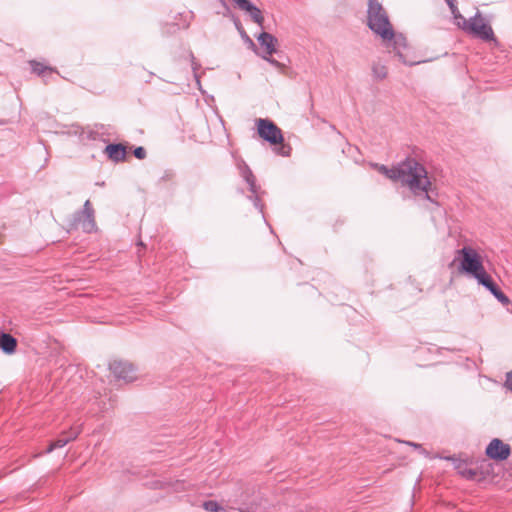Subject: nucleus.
<instances>
[{
    "instance_id": "nucleus-1",
    "label": "nucleus",
    "mask_w": 512,
    "mask_h": 512,
    "mask_svg": "<svg viewBox=\"0 0 512 512\" xmlns=\"http://www.w3.org/2000/svg\"><path fill=\"white\" fill-rule=\"evenodd\" d=\"M378 171L387 178L400 181L407 186L414 196L433 201L431 196L432 184L426 168L413 158H407L393 168L385 165H375Z\"/></svg>"
},
{
    "instance_id": "nucleus-2",
    "label": "nucleus",
    "mask_w": 512,
    "mask_h": 512,
    "mask_svg": "<svg viewBox=\"0 0 512 512\" xmlns=\"http://www.w3.org/2000/svg\"><path fill=\"white\" fill-rule=\"evenodd\" d=\"M367 23L369 28L391 47L395 55L406 63L401 52L406 47V39L402 34L396 35L389 21L388 15L378 0H368Z\"/></svg>"
},
{
    "instance_id": "nucleus-3",
    "label": "nucleus",
    "mask_w": 512,
    "mask_h": 512,
    "mask_svg": "<svg viewBox=\"0 0 512 512\" xmlns=\"http://www.w3.org/2000/svg\"><path fill=\"white\" fill-rule=\"evenodd\" d=\"M457 253L461 256L460 270L462 272L476 280L487 273L483 266L481 256L474 248L464 246L462 249L458 250Z\"/></svg>"
},
{
    "instance_id": "nucleus-4",
    "label": "nucleus",
    "mask_w": 512,
    "mask_h": 512,
    "mask_svg": "<svg viewBox=\"0 0 512 512\" xmlns=\"http://www.w3.org/2000/svg\"><path fill=\"white\" fill-rule=\"evenodd\" d=\"M458 18L461 19L459 22V28L463 31L484 41H495L494 32L491 26L485 22V19L479 11H477L470 19H466L465 17Z\"/></svg>"
},
{
    "instance_id": "nucleus-5",
    "label": "nucleus",
    "mask_w": 512,
    "mask_h": 512,
    "mask_svg": "<svg viewBox=\"0 0 512 512\" xmlns=\"http://www.w3.org/2000/svg\"><path fill=\"white\" fill-rule=\"evenodd\" d=\"M237 166L240 176L248 184L249 190L252 193V195L248 196V198L253 202L255 208L258 209L261 214H263V204L261 203L258 194L260 187L256 184V178L254 174L244 161H240Z\"/></svg>"
},
{
    "instance_id": "nucleus-6",
    "label": "nucleus",
    "mask_w": 512,
    "mask_h": 512,
    "mask_svg": "<svg viewBox=\"0 0 512 512\" xmlns=\"http://www.w3.org/2000/svg\"><path fill=\"white\" fill-rule=\"evenodd\" d=\"M72 225L81 228L86 233H91L96 228L94 209L89 200H86L83 209L73 215Z\"/></svg>"
},
{
    "instance_id": "nucleus-7",
    "label": "nucleus",
    "mask_w": 512,
    "mask_h": 512,
    "mask_svg": "<svg viewBox=\"0 0 512 512\" xmlns=\"http://www.w3.org/2000/svg\"><path fill=\"white\" fill-rule=\"evenodd\" d=\"M257 126L259 136L269 143L278 144L283 141L281 130L272 121L259 119Z\"/></svg>"
},
{
    "instance_id": "nucleus-8",
    "label": "nucleus",
    "mask_w": 512,
    "mask_h": 512,
    "mask_svg": "<svg viewBox=\"0 0 512 512\" xmlns=\"http://www.w3.org/2000/svg\"><path fill=\"white\" fill-rule=\"evenodd\" d=\"M109 369L114 377L125 382H132L136 379L135 369L132 364L125 361H113Z\"/></svg>"
},
{
    "instance_id": "nucleus-9",
    "label": "nucleus",
    "mask_w": 512,
    "mask_h": 512,
    "mask_svg": "<svg viewBox=\"0 0 512 512\" xmlns=\"http://www.w3.org/2000/svg\"><path fill=\"white\" fill-rule=\"evenodd\" d=\"M486 455L494 460H506L510 455V446L494 438L486 447Z\"/></svg>"
},
{
    "instance_id": "nucleus-10",
    "label": "nucleus",
    "mask_w": 512,
    "mask_h": 512,
    "mask_svg": "<svg viewBox=\"0 0 512 512\" xmlns=\"http://www.w3.org/2000/svg\"><path fill=\"white\" fill-rule=\"evenodd\" d=\"M80 433V426L73 427L69 432H66L65 435L54 442H52L49 447L46 449V453L52 452L54 449L62 448L70 441L77 438Z\"/></svg>"
},
{
    "instance_id": "nucleus-11",
    "label": "nucleus",
    "mask_w": 512,
    "mask_h": 512,
    "mask_svg": "<svg viewBox=\"0 0 512 512\" xmlns=\"http://www.w3.org/2000/svg\"><path fill=\"white\" fill-rule=\"evenodd\" d=\"M257 40L260 46L265 49L264 54L272 55L273 53L276 52L277 39L272 34L262 32L257 37Z\"/></svg>"
},
{
    "instance_id": "nucleus-12",
    "label": "nucleus",
    "mask_w": 512,
    "mask_h": 512,
    "mask_svg": "<svg viewBox=\"0 0 512 512\" xmlns=\"http://www.w3.org/2000/svg\"><path fill=\"white\" fill-rule=\"evenodd\" d=\"M105 153L109 159L114 162L124 161L126 158V148L122 144H109L105 148Z\"/></svg>"
},
{
    "instance_id": "nucleus-13",
    "label": "nucleus",
    "mask_w": 512,
    "mask_h": 512,
    "mask_svg": "<svg viewBox=\"0 0 512 512\" xmlns=\"http://www.w3.org/2000/svg\"><path fill=\"white\" fill-rule=\"evenodd\" d=\"M17 341L16 339L7 333H2L0 336V348L5 353H13L16 349Z\"/></svg>"
},
{
    "instance_id": "nucleus-14",
    "label": "nucleus",
    "mask_w": 512,
    "mask_h": 512,
    "mask_svg": "<svg viewBox=\"0 0 512 512\" xmlns=\"http://www.w3.org/2000/svg\"><path fill=\"white\" fill-rule=\"evenodd\" d=\"M477 282L484 286L486 289H488L493 295L497 293L500 288L493 282L491 276L486 273L485 275H482Z\"/></svg>"
},
{
    "instance_id": "nucleus-15",
    "label": "nucleus",
    "mask_w": 512,
    "mask_h": 512,
    "mask_svg": "<svg viewBox=\"0 0 512 512\" xmlns=\"http://www.w3.org/2000/svg\"><path fill=\"white\" fill-rule=\"evenodd\" d=\"M477 282L484 286L486 289H488L493 295L497 293L500 288L493 282L491 276L486 273L485 275H482Z\"/></svg>"
},
{
    "instance_id": "nucleus-16",
    "label": "nucleus",
    "mask_w": 512,
    "mask_h": 512,
    "mask_svg": "<svg viewBox=\"0 0 512 512\" xmlns=\"http://www.w3.org/2000/svg\"><path fill=\"white\" fill-rule=\"evenodd\" d=\"M30 64H31V67H32V71L34 73H36L37 75H39V76H44V74L46 72H49V73L53 72L52 68L44 66L43 64L38 63L36 61H31Z\"/></svg>"
},
{
    "instance_id": "nucleus-17",
    "label": "nucleus",
    "mask_w": 512,
    "mask_h": 512,
    "mask_svg": "<svg viewBox=\"0 0 512 512\" xmlns=\"http://www.w3.org/2000/svg\"><path fill=\"white\" fill-rule=\"evenodd\" d=\"M372 72L374 77L378 80H382L387 76V68L379 63L373 65Z\"/></svg>"
},
{
    "instance_id": "nucleus-18",
    "label": "nucleus",
    "mask_w": 512,
    "mask_h": 512,
    "mask_svg": "<svg viewBox=\"0 0 512 512\" xmlns=\"http://www.w3.org/2000/svg\"><path fill=\"white\" fill-rule=\"evenodd\" d=\"M446 2L451 10V13L453 14L455 24L459 27V22L461 21V19H459L458 17H464V16L460 14V12L458 11L457 6L453 0H446Z\"/></svg>"
},
{
    "instance_id": "nucleus-19",
    "label": "nucleus",
    "mask_w": 512,
    "mask_h": 512,
    "mask_svg": "<svg viewBox=\"0 0 512 512\" xmlns=\"http://www.w3.org/2000/svg\"><path fill=\"white\" fill-rule=\"evenodd\" d=\"M446 2L451 10V13L453 14L455 24L459 27V22L461 21V19H459L458 17H464V16L460 14V12L458 11L457 6L453 0H446Z\"/></svg>"
},
{
    "instance_id": "nucleus-20",
    "label": "nucleus",
    "mask_w": 512,
    "mask_h": 512,
    "mask_svg": "<svg viewBox=\"0 0 512 512\" xmlns=\"http://www.w3.org/2000/svg\"><path fill=\"white\" fill-rule=\"evenodd\" d=\"M446 2L451 10V13L453 14L455 24L459 27V22L461 21V19H459L458 17H464V16L460 14V12L458 11L457 6L453 0H446Z\"/></svg>"
},
{
    "instance_id": "nucleus-21",
    "label": "nucleus",
    "mask_w": 512,
    "mask_h": 512,
    "mask_svg": "<svg viewBox=\"0 0 512 512\" xmlns=\"http://www.w3.org/2000/svg\"><path fill=\"white\" fill-rule=\"evenodd\" d=\"M203 507L206 511L209 512H220L223 510V508L219 506V504L215 501L204 502Z\"/></svg>"
},
{
    "instance_id": "nucleus-22",
    "label": "nucleus",
    "mask_w": 512,
    "mask_h": 512,
    "mask_svg": "<svg viewBox=\"0 0 512 512\" xmlns=\"http://www.w3.org/2000/svg\"><path fill=\"white\" fill-rule=\"evenodd\" d=\"M494 296L502 305L507 306L510 304L509 298L501 290L495 293Z\"/></svg>"
},
{
    "instance_id": "nucleus-23",
    "label": "nucleus",
    "mask_w": 512,
    "mask_h": 512,
    "mask_svg": "<svg viewBox=\"0 0 512 512\" xmlns=\"http://www.w3.org/2000/svg\"><path fill=\"white\" fill-rule=\"evenodd\" d=\"M494 296L502 305L507 306L510 304L509 298L501 290L495 293Z\"/></svg>"
},
{
    "instance_id": "nucleus-24",
    "label": "nucleus",
    "mask_w": 512,
    "mask_h": 512,
    "mask_svg": "<svg viewBox=\"0 0 512 512\" xmlns=\"http://www.w3.org/2000/svg\"><path fill=\"white\" fill-rule=\"evenodd\" d=\"M190 56H191V60H192V69H193V72H194L195 80H196V82H197V85H200L199 76H198V74H197V72H196V71H197V69H198V67H199V65L196 63V61H195V58H194L193 54H190Z\"/></svg>"
},
{
    "instance_id": "nucleus-25",
    "label": "nucleus",
    "mask_w": 512,
    "mask_h": 512,
    "mask_svg": "<svg viewBox=\"0 0 512 512\" xmlns=\"http://www.w3.org/2000/svg\"><path fill=\"white\" fill-rule=\"evenodd\" d=\"M134 156L138 159H144L146 157V151L143 147H137L134 150Z\"/></svg>"
},
{
    "instance_id": "nucleus-26",
    "label": "nucleus",
    "mask_w": 512,
    "mask_h": 512,
    "mask_svg": "<svg viewBox=\"0 0 512 512\" xmlns=\"http://www.w3.org/2000/svg\"><path fill=\"white\" fill-rule=\"evenodd\" d=\"M261 57L276 68H279L281 66V64L277 60L271 58V55L262 54Z\"/></svg>"
},
{
    "instance_id": "nucleus-27",
    "label": "nucleus",
    "mask_w": 512,
    "mask_h": 512,
    "mask_svg": "<svg viewBox=\"0 0 512 512\" xmlns=\"http://www.w3.org/2000/svg\"><path fill=\"white\" fill-rule=\"evenodd\" d=\"M460 473H461L464 477H466V478H468V479H472V478H474V477H475V475H476V472H475L474 470H472V469H464V470L460 471Z\"/></svg>"
},
{
    "instance_id": "nucleus-28",
    "label": "nucleus",
    "mask_w": 512,
    "mask_h": 512,
    "mask_svg": "<svg viewBox=\"0 0 512 512\" xmlns=\"http://www.w3.org/2000/svg\"><path fill=\"white\" fill-rule=\"evenodd\" d=\"M505 386L512 392V371L508 372L506 375Z\"/></svg>"
},
{
    "instance_id": "nucleus-29",
    "label": "nucleus",
    "mask_w": 512,
    "mask_h": 512,
    "mask_svg": "<svg viewBox=\"0 0 512 512\" xmlns=\"http://www.w3.org/2000/svg\"><path fill=\"white\" fill-rule=\"evenodd\" d=\"M242 36L244 37V39L246 40V42L249 43V45L251 47H255V44L254 42L251 40V38L249 36H247L244 32L242 33Z\"/></svg>"
},
{
    "instance_id": "nucleus-30",
    "label": "nucleus",
    "mask_w": 512,
    "mask_h": 512,
    "mask_svg": "<svg viewBox=\"0 0 512 512\" xmlns=\"http://www.w3.org/2000/svg\"><path fill=\"white\" fill-rule=\"evenodd\" d=\"M409 445L413 446L414 448L416 449H420L422 453H426L425 450L422 449L421 445L420 444H417V443H413V442H408Z\"/></svg>"
},
{
    "instance_id": "nucleus-31",
    "label": "nucleus",
    "mask_w": 512,
    "mask_h": 512,
    "mask_svg": "<svg viewBox=\"0 0 512 512\" xmlns=\"http://www.w3.org/2000/svg\"><path fill=\"white\" fill-rule=\"evenodd\" d=\"M177 29H179V26L176 25V24H173V25L170 26L168 32L172 33V32H175Z\"/></svg>"
},
{
    "instance_id": "nucleus-32",
    "label": "nucleus",
    "mask_w": 512,
    "mask_h": 512,
    "mask_svg": "<svg viewBox=\"0 0 512 512\" xmlns=\"http://www.w3.org/2000/svg\"><path fill=\"white\" fill-rule=\"evenodd\" d=\"M281 154H282V156H286V155H288V153H287V152H285V151H281Z\"/></svg>"
}]
</instances>
